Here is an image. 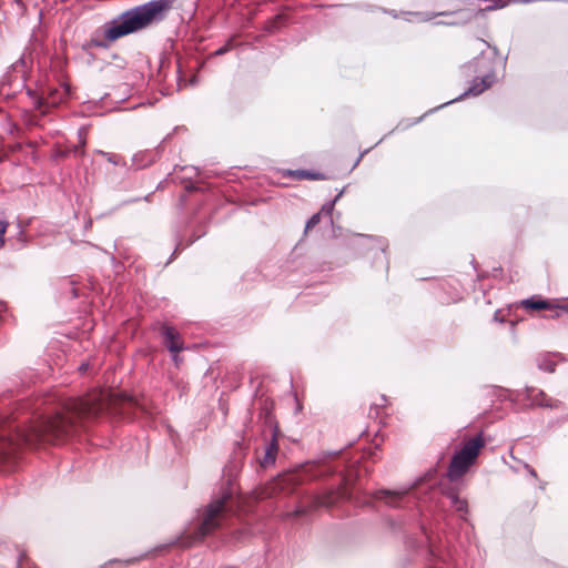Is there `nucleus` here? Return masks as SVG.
<instances>
[{
	"label": "nucleus",
	"instance_id": "393cba45",
	"mask_svg": "<svg viewBox=\"0 0 568 568\" xmlns=\"http://www.w3.org/2000/svg\"><path fill=\"white\" fill-rule=\"evenodd\" d=\"M496 8H503V4L496 6ZM489 9H495V7H489Z\"/></svg>",
	"mask_w": 568,
	"mask_h": 568
},
{
	"label": "nucleus",
	"instance_id": "20e7f679",
	"mask_svg": "<svg viewBox=\"0 0 568 568\" xmlns=\"http://www.w3.org/2000/svg\"><path fill=\"white\" fill-rule=\"evenodd\" d=\"M484 447L481 436L468 439L462 449L455 454L449 466L448 476L450 479H457L463 476L469 466L477 458L480 449Z\"/></svg>",
	"mask_w": 568,
	"mask_h": 568
},
{
	"label": "nucleus",
	"instance_id": "f03ea898",
	"mask_svg": "<svg viewBox=\"0 0 568 568\" xmlns=\"http://www.w3.org/2000/svg\"><path fill=\"white\" fill-rule=\"evenodd\" d=\"M168 8V0H159L125 11L98 30L90 42L95 47H108L109 42H113L161 20L163 12Z\"/></svg>",
	"mask_w": 568,
	"mask_h": 568
},
{
	"label": "nucleus",
	"instance_id": "2eb2a0df",
	"mask_svg": "<svg viewBox=\"0 0 568 568\" xmlns=\"http://www.w3.org/2000/svg\"><path fill=\"white\" fill-rule=\"evenodd\" d=\"M67 94H68L67 89H62L61 91L55 90L50 94L47 103L52 104V105L58 104Z\"/></svg>",
	"mask_w": 568,
	"mask_h": 568
},
{
	"label": "nucleus",
	"instance_id": "a211bd4d",
	"mask_svg": "<svg viewBox=\"0 0 568 568\" xmlns=\"http://www.w3.org/2000/svg\"><path fill=\"white\" fill-rule=\"evenodd\" d=\"M333 209H334V202H332V203H327V204H325V205L322 207L321 213L331 214V212L333 211Z\"/></svg>",
	"mask_w": 568,
	"mask_h": 568
},
{
	"label": "nucleus",
	"instance_id": "423d86ee",
	"mask_svg": "<svg viewBox=\"0 0 568 568\" xmlns=\"http://www.w3.org/2000/svg\"><path fill=\"white\" fill-rule=\"evenodd\" d=\"M164 343L169 351L172 353V358L176 365H179L178 353L183 349V345L180 341L178 332L173 327L163 328Z\"/></svg>",
	"mask_w": 568,
	"mask_h": 568
},
{
	"label": "nucleus",
	"instance_id": "b1692460",
	"mask_svg": "<svg viewBox=\"0 0 568 568\" xmlns=\"http://www.w3.org/2000/svg\"><path fill=\"white\" fill-rule=\"evenodd\" d=\"M546 369H548L549 372H552L554 367L552 366H548V367H546Z\"/></svg>",
	"mask_w": 568,
	"mask_h": 568
},
{
	"label": "nucleus",
	"instance_id": "f3484780",
	"mask_svg": "<svg viewBox=\"0 0 568 568\" xmlns=\"http://www.w3.org/2000/svg\"><path fill=\"white\" fill-rule=\"evenodd\" d=\"M7 227H8V223L4 221H0V248L4 244V234H6Z\"/></svg>",
	"mask_w": 568,
	"mask_h": 568
},
{
	"label": "nucleus",
	"instance_id": "7ed1b4c3",
	"mask_svg": "<svg viewBox=\"0 0 568 568\" xmlns=\"http://www.w3.org/2000/svg\"><path fill=\"white\" fill-rule=\"evenodd\" d=\"M324 471L318 469L317 465H306L298 470L287 471L273 480L264 493L265 497L273 496L277 493H291L293 488L305 479H310L322 475Z\"/></svg>",
	"mask_w": 568,
	"mask_h": 568
},
{
	"label": "nucleus",
	"instance_id": "dca6fc26",
	"mask_svg": "<svg viewBox=\"0 0 568 568\" xmlns=\"http://www.w3.org/2000/svg\"><path fill=\"white\" fill-rule=\"evenodd\" d=\"M321 220V213L314 214L306 223V231L313 229L316 224H318Z\"/></svg>",
	"mask_w": 568,
	"mask_h": 568
},
{
	"label": "nucleus",
	"instance_id": "f8f14e48",
	"mask_svg": "<svg viewBox=\"0 0 568 568\" xmlns=\"http://www.w3.org/2000/svg\"><path fill=\"white\" fill-rule=\"evenodd\" d=\"M450 500V504L454 506V508L459 513H466L467 511V503L466 500L459 498L456 494H449L447 496Z\"/></svg>",
	"mask_w": 568,
	"mask_h": 568
},
{
	"label": "nucleus",
	"instance_id": "9b49d317",
	"mask_svg": "<svg viewBox=\"0 0 568 568\" xmlns=\"http://www.w3.org/2000/svg\"><path fill=\"white\" fill-rule=\"evenodd\" d=\"M290 175L295 178V179H300V180H303V179H307V180H320V179H323V176L321 174L313 173V172H310V171H306V170L291 171Z\"/></svg>",
	"mask_w": 568,
	"mask_h": 568
},
{
	"label": "nucleus",
	"instance_id": "aec40b11",
	"mask_svg": "<svg viewBox=\"0 0 568 568\" xmlns=\"http://www.w3.org/2000/svg\"><path fill=\"white\" fill-rule=\"evenodd\" d=\"M525 468L527 469V471L529 473V475H530L531 477H534V478H536V477H537V474H536L535 469H534V468H531L529 465L525 464Z\"/></svg>",
	"mask_w": 568,
	"mask_h": 568
},
{
	"label": "nucleus",
	"instance_id": "9d476101",
	"mask_svg": "<svg viewBox=\"0 0 568 568\" xmlns=\"http://www.w3.org/2000/svg\"><path fill=\"white\" fill-rule=\"evenodd\" d=\"M528 396L531 399V405L541 406V407L556 406V403L552 402L550 398H547V396L542 392L531 390L528 394Z\"/></svg>",
	"mask_w": 568,
	"mask_h": 568
},
{
	"label": "nucleus",
	"instance_id": "1a4fd4ad",
	"mask_svg": "<svg viewBox=\"0 0 568 568\" xmlns=\"http://www.w3.org/2000/svg\"><path fill=\"white\" fill-rule=\"evenodd\" d=\"M494 81L493 75L488 74L484 77L480 83L475 82L464 95H478L491 85Z\"/></svg>",
	"mask_w": 568,
	"mask_h": 568
},
{
	"label": "nucleus",
	"instance_id": "5701e85b",
	"mask_svg": "<svg viewBox=\"0 0 568 568\" xmlns=\"http://www.w3.org/2000/svg\"><path fill=\"white\" fill-rule=\"evenodd\" d=\"M225 50L224 49H220L216 51V54H222Z\"/></svg>",
	"mask_w": 568,
	"mask_h": 568
},
{
	"label": "nucleus",
	"instance_id": "4468645a",
	"mask_svg": "<svg viewBox=\"0 0 568 568\" xmlns=\"http://www.w3.org/2000/svg\"><path fill=\"white\" fill-rule=\"evenodd\" d=\"M277 447L275 444H271L267 448L265 456L262 460V466H267L274 463Z\"/></svg>",
	"mask_w": 568,
	"mask_h": 568
},
{
	"label": "nucleus",
	"instance_id": "0eeeda50",
	"mask_svg": "<svg viewBox=\"0 0 568 568\" xmlns=\"http://www.w3.org/2000/svg\"><path fill=\"white\" fill-rule=\"evenodd\" d=\"M521 306L526 310H535V311H538V310H556L558 308L559 306L550 301H546V300H540V298H535V297H531V298H528V300H524L521 302Z\"/></svg>",
	"mask_w": 568,
	"mask_h": 568
},
{
	"label": "nucleus",
	"instance_id": "6ab92c4d",
	"mask_svg": "<svg viewBox=\"0 0 568 568\" xmlns=\"http://www.w3.org/2000/svg\"><path fill=\"white\" fill-rule=\"evenodd\" d=\"M192 544L191 540H189V537H183L181 540H180V545L182 547H189L190 545Z\"/></svg>",
	"mask_w": 568,
	"mask_h": 568
},
{
	"label": "nucleus",
	"instance_id": "ddd939ff",
	"mask_svg": "<svg viewBox=\"0 0 568 568\" xmlns=\"http://www.w3.org/2000/svg\"><path fill=\"white\" fill-rule=\"evenodd\" d=\"M343 493H331L328 496L318 498V506H331L333 505L339 497H343Z\"/></svg>",
	"mask_w": 568,
	"mask_h": 568
},
{
	"label": "nucleus",
	"instance_id": "412c9836",
	"mask_svg": "<svg viewBox=\"0 0 568 568\" xmlns=\"http://www.w3.org/2000/svg\"><path fill=\"white\" fill-rule=\"evenodd\" d=\"M84 134H85V130H84V129H81V130L79 131V138H80V142H81V144H82V145L85 143Z\"/></svg>",
	"mask_w": 568,
	"mask_h": 568
},
{
	"label": "nucleus",
	"instance_id": "f257e3e1",
	"mask_svg": "<svg viewBox=\"0 0 568 568\" xmlns=\"http://www.w3.org/2000/svg\"><path fill=\"white\" fill-rule=\"evenodd\" d=\"M110 402L109 394L100 390L85 398L70 399L61 412L34 422L20 429L11 423L0 420V456L13 453L23 445L59 443L75 434L85 417L98 415Z\"/></svg>",
	"mask_w": 568,
	"mask_h": 568
},
{
	"label": "nucleus",
	"instance_id": "39448f33",
	"mask_svg": "<svg viewBox=\"0 0 568 568\" xmlns=\"http://www.w3.org/2000/svg\"><path fill=\"white\" fill-rule=\"evenodd\" d=\"M232 493H224L221 498L214 500L209 505L201 520L200 527L193 537V540H199L212 530L217 528L226 511V505L231 499Z\"/></svg>",
	"mask_w": 568,
	"mask_h": 568
},
{
	"label": "nucleus",
	"instance_id": "4be33fe9",
	"mask_svg": "<svg viewBox=\"0 0 568 568\" xmlns=\"http://www.w3.org/2000/svg\"><path fill=\"white\" fill-rule=\"evenodd\" d=\"M477 44H478V48H479L481 51H483V48H484V47H487V48H488V44H487L485 41H478V42H477Z\"/></svg>",
	"mask_w": 568,
	"mask_h": 568
},
{
	"label": "nucleus",
	"instance_id": "6e6552de",
	"mask_svg": "<svg viewBox=\"0 0 568 568\" xmlns=\"http://www.w3.org/2000/svg\"><path fill=\"white\" fill-rule=\"evenodd\" d=\"M404 491H390V490H379L376 494V498L385 501L390 507H396L399 504V500L404 496Z\"/></svg>",
	"mask_w": 568,
	"mask_h": 568
}]
</instances>
